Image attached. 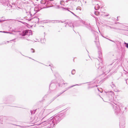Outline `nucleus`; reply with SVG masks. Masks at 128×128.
Returning a JSON list of instances; mask_svg holds the SVG:
<instances>
[{
  "instance_id": "nucleus-1",
  "label": "nucleus",
  "mask_w": 128,
  "mask_h": 128,
  "mask_svg": "<svg viewBox=\"0 0 128 128\" xmlns=\"http://www.w3.org/2000/svg\"><path fill=\"white\" fill-rule=\"evenodd\" d=\"M60 4H61L63 6L64 5V1H61L60 2Z\"/></svg>"
},
{
  "instance_id": "nucleus-2",
  "label": "nucleus",
  "mask_w": 128,
  "mask_h": 128,
  "mask_svg": "<svg viewBox=\"0 0 128 128\" xmlns=\"http://www.w3.org/2000/svg\"><path fill=\"white\" fill-rule=\"evenodd\" d=\"M28 33V32L26 31H25V32H24V33L23 34L22 36H24L27 34Z\"/></svg>"
},
{
  "instance_id": "nucleus-3",
  "label": "nucleus",
  "mask_w": 128,
  "mask_h": 128,
  "mask_svg": "<svg viewBox=\"0 0 128 128\" xmlns=\"http://www.w3.org/2000/svg\"><path fill=\"white\" fill-rule=\"evenodd\" d=\"M124 44H126V47L128 48V44L126 42H124Z\"/></svg>"
},
{
  "instance_id": "nucleus-4",
  "label": "nucleus",
  "mask_w": 128,
  "mask_h": 128,
  "mask_svg": "<svg viewBox=\"0 0 128 128\" xmlns=\"http://www.w3.org/2000/svg\"><path fill=\"white\" fill-rule=\"evenodd\" d=\"M0 32H4V33H8L7 32H4V31L3 32H2V31H0Z\"/></svg>"
},
{
  "instance_id": "nucleus-5",
  "label": "nucleus",
  "mask_w": 128,
  "mask_h": 128,
  "mask_svg": "<svg viewBox=\"0 0 128 128\" xmlns=\"http://www.w3.org/2000/svg\"><path fill=\"white\" fill-rule=\"evenodd\" d=\"M75 71V70H72V72H73V71Z\"/></svg>"
}]
</instances>
